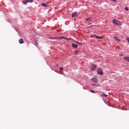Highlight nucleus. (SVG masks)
Segmentation results:
<instances>
[{"label":"nucleus","mask_w":129,"mask_h":129,"mask_svg":"<svg viewBox=\"0 0 129 129\" xmlns=\"http://www.w3.org/2000/svg\"><path fill=\"white\" fill-rule=\"evenodd\" d=\"M78 14L76 12H74L72 14V18H75V17H76Z\"/></svg>","instance_id":"0eeeda50"},{"label":"nucleus","mask_w":129,"mask_h":129,"mask_svg":"<svg viewBox=\"0 0 129 129\" xmlns=\"http://www.w3.org/2000/svg\"><path fill=\"white\" fill-rule=\"evenodd\" d=\"M124 59L125 60V61H126L127 62H129V57L128 56L124 57Z\"/></svg>","instance_id":"1a4fd4ad"},{"label":"nucleus","mask_w":129,"mask_h":129,"mask_svg":"<svg viewBox=\"0 0 129 129\" xmlns=\"http://www.w3.org/2000/svg\"><path fill=\"white\" fill-rule=\"evenodd\" d=\"M95 69H96V66L95 64H93L91 69V71H95Z\"/></svg>","instance_id":"39448f33"},{"label":"nucleus","mask_w":129,"mask_h":129,"mask_svg":"<svg viewBox=\"0 0 129 129\" xmlns=\"http://www.w3.org/2000/svg\"><path fill=\"white\" fill-rule=\"evenodd\" d=\"M87 21L88 22H91V21H92V18L91 17H89L87 19Z\"/></svg>","instance_id":"9b49d317"},{"label":"nucleus","mask_w":129,"mask_h":129,"mask_svg":"<svg viewBox=\"0 0 129 129\" xmlns=\"http://www.w3.org/2000/svg\"><path fill=\"white\" fill-rule=\"evenodd\" d=\"M113 24H114L115 25H117V26H120V25H121L122 23H121V22L116 20V19H114L112 21Z\"/></svg>","instance_id":"f03ea898"},{"label":"nucleus","mask_w":129,"mask_h":129,"mask_svg":"<svg viewBox=\"0 0 129 129\" xmlns=\"http://www.w3.org/2000/svg\"><path fill=\"white\" fill-rule=\"evenodd\" d=\"M42 6H43V7H45V8H48L47 5H46L45 3H42Z\"/></svg>","instance_id":"4468645a"},{"label":"nucleus","mask_w":129,"mask_h":129,"mask_svg":"<svg viewBox=\"0 0 129 129\" xmlns=\"http://www.w3.org/2000/svg\"><path fill=\"white\" fill-rule=\"evenodd\" d=\"M119 56H123V54H119Z\"/></svg>","instance_id":"5701e85b"},{"label":"nucleus","mask_w":129,"mask_h":129,"mask_svg":"<svg viewBox=\"0 0 129 129\" xmlns=\"http://www.w3.org/2000/svg\"><path fill=\"white\" fill-rule=\"evenodd\" d=\"M112 2H114V3H116V1L115 0H112Z\"/></svg>","instance_id":"4be33fe9"},{"label":"nucleus","mask_w":129,"mask_h":129,"mask_svg":"<svg viewBox=\"0 0 129 129\" xmlns=\"http://www.w3.org/2000/svg\"><path fill=\"white\" fill-rule=\"evenodd\" d=\"M75 54H76V55H77V54H78V50H76L75 51Z\"/></svg>","instance_id":"a211bd4d"},{"label":"nucleus","mask_w":129,"mask_h":129,"mask_svg":"<svg viewBox=\"0 0 129 129\" xmlns=\"http://www.w3.org/2000/svg\"><path fill=\"white\" fill-rule=\"evenodd\" d=\"M114 40H115L116 42H117V43H119V42H120V40H119V39H118L116 36L114 37Z\"/></svg>","instance_id":"423d86ee"},{"label":"nucleus","mask_w":129,"mask_h":129,"mask_svg":"<svg viewBox=\"0 0 129 129\" xmlns=\"http://www.w3.org/2000/svg\"><path fill=\"white\" fill-rule=\"evenodd\" d=\"M101 96L102 97H107V96H108V95H106V94H103L101 95Z\"/></svg>","instance_id":"ddd939ff"},{"label":"nucleus","mask_w":129,"mask_h":129,"mask_svg":"<svg viewBox=\"0 0 129 129\" xmlns=\"http://www.w3.org/2000/svg\"><path fill=\"white\" fill-rule=\"evenodd\" d=\"M91 38H93V37H95V38H97V39H102L101 37L97 36L96 35H94V36H91Z\"/></svg>","instance_id":"6e6552de"},{"label":"nucleus","mask_w":129,"mask_h":129,"mask_svg":"<svg viewBox=\"0 0 129 129\" xmlns=\"http://www.w3.org/2000/svg\"><path fill=\"white\" fill-rule=\"evenodd\" d=\"M72 46L73 48H77L78 47V46L76 44H72Z\"/></svg>","instance_id":"9d476101"},{"label":"nucleus","mask_w":129,"mask_h":129,"mask_svg":"<svg viewBox=\"0 0 129 129\" xmlns=\"http://www.w3.org/2000/svg\"><path fill=\"white\" fill-rule=\"evenodd\" d=\"M97 72L98 75H102L103 74L102 69H99V68L97 69Z\"/></svg>","instance_id":"7ed1b4c3"},{"label":"nucleus","mask_w":129,"mask_h":129,"mask_svg":"<svg viewBox=\"0 0 129 129\" xmlns=\"http://www.w3.org/2000/svg\"><path fill=\"white\" fill-rule=\"evenodd\" d=\"M20 44H23L24 40H23V39H20L19 41Z\"/></svg>","instance_id":"f8f14e48"},{"label":"nucleus","mask_w":129,"mask_h":129,"mask_svg":"<svg viewBox=\"0 0 129 129\" xmlns=\"http://www.w3.org/2000/svg\"><path fill=\"white\" fill-rule=\"evenodd\" d=\"M26 2H27V3H30V0H25Z\"/></svg>","instance_id":"aec40b11"},{"label":"nucleus","mask_w":129,"mask_h":129,"mask_svg":"<svg viewBox=\"0 0 129 129\" xmlns=\"http://www.w3.org/2000/svg\"><path fill=\"white\" fill-rule=\"evenodd\" d=\"M90 92H91L92 93H95V92L93 90H90Z\"/></svg>","instance_id":"2eb2a0df"},{"label":"nucleus","mask_w":129,"mask_h":129,"mask_svg":"<svg viewBox=\"0 0 129 129\" xmlns=\"http://www.w3.org/2000/svg\"><path fill=\"white\" fill-rule=\"evenodd\" d=\"M49 39H52L53 40L54 39L56 40V39H60V40H62V39H64V40H67V41H70V40H72L71 38H67L64 36L60 37H48Z\"/></svg>","instance_id":"f257e3e1"},{"label":"nucleus","mask_w":129,"mask_h":129,"mask_svg":"<svg viewBox=\"0 0 129 129\" xmlns=\"http://www.w3.org/2000/svg\"><path fill=\"white\" fill-rule=\"evenodd\" d=\"M33 2H34V0H30V3H33Z\"/></svg>","instance_id":"412c9836"},{"label":"nucleus","mask_w":129,"mask_h":129,"mask_svg":"<svg viewBox=\"0 0 129 129\" xmlns=\"http://www.w3.org/2000/svg\"><path fill=\"white\" fill-rule=\"evenodd\" d=\"M92 81L93 82H95V83H96L98 81V79H97V77H94L91 79Z\"/></svg>","instance_id":"20e7f679"},{"label":"nucleus","mask_w":129,"mask_h":129,"mask_svg":"<svg viewBox=\"0 0 129 129\" xmlns=\"http://www.w3.org/2000/svg\"><path fill=\"white\" fill-rule=\"evenodd\" d=\"M76 43L77 44H79V45H81V44H82V43H80V42H77V41H76Z\"/></svg>","instance_id":"dca6fc26"},{"label":"nucleus","mask_w":129,"mask_h":129,"mask_svg":"<svg viewBox=\"0 0 129 129\" xmlns=\"http://www.w3.org/2000/svg\"><path fill=\"white\" fill-rule=\"evenodd\" d=\"M59 70H60L61 71H63V68L62 67H60L59 68Z\"/></svg>","instance_id":"f3484780"},{"label":"nucleus","mask_w":129,"mask_h":129,"mask_svg":"<svg viewBox=\"0 0 129 129\" xmlns=\"http://www.w3.org/2000/svg\"><path fill=\"white\" fill-rule=\"evenodd\" d=\"M125 10L128 11V8H127V7H125Z\"/></svg>","instance_id":"6ab92c4d"}]
</instances>
